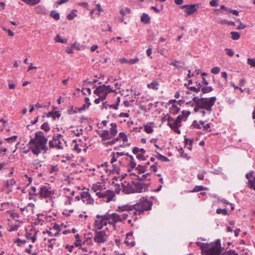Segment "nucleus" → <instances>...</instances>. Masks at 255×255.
Instances as JSON below:
<instances>
[{
  "instance_id": "nucleus-1",
  "label": "nucleus",
  "mask_w": 255,
  "mask_h": 255,
  "mask_svg": "<svg viewBox=\"0 0 255 255\" xmlns=\"http://www.w3.org/2000/svg\"><path fill=\"white\" fill-rule=\"evenodd\" d=\"M128 217V214L127 213L119 214L117 213H106L104 215L98 214L95 217L93 230H102L104 227L106 226L108 224L115 228L118 223L121 222L124 224Z\"/></svg>"
},
{
  "instance_id": "nucleus-2",
  "label": "nucleus",
  "mask_w": 255,
  "mask_h": 255,
  "mask_svg": "<svg viewBox=\"0 0 255 255\" xmlns=\"http://www.w3.org/2000/svg\"><path fill=\"white\" fill-rule=\"evenodd\" d=\"M152 202L146 197H142L139 201L133 205L126 204L119 206L116 211L119 213L132 212L133 215H140L144 211L151 210Z\"/></svg>"
},
{
  "instance_id": "nucleus-3",
  "label": "nucleus",
  "mask_w": 255,
  "mask_h": 255,
  "mask_svg": "<svg viewBox=\"0 0 255 255\" xmlns=\"http://www.w3.org/2000/svg\"><path fill=\"white\" fill-rule=\"evenodd\" d=\"M47 138L41 131L35 133L34 137L29 140L28 146L32 153L38 156L41 153H46L48 150Z\"/></svg>"
},
{
  "instance_id": "nucleus-4",
  "label": "nucleus",
  "mask_w": 255,
  "mask_h": 255,
  "mask_svg": "<svg viewBox=\"0 0 255 255\" xmlns=\"http://www.w3.org/2000/svg\"><path fill=\"white\" fill-rule=\"evenodd\" d=\"M104 182H97L91 186V191L95 193L99 198H103L107 203L115 201V193L114 191L108 189Z\"/></svg>"
},
{
  "instance_id": "nucleus-5",
  "label": "nucleus",
  "mask_w": 255,
  "mask_h": 255,
  "mask_svg": "<svg viewBox=\"0 0 255 255\" xmlns=\"http://www.w3.org/2000/svg\"><path fill=\"white\" fill-rule=\"evenodd\" d=\"M216 98L212 97L208 98L197 99L196 106L193 108L195 113L200 112L204 116L206 113L210 114L212 107L214 105Z\"/></svg>"
},
{
  "instance_id": "nucleus-6",
  "label": "nucleus",
  "mask_w": 255,
  "mask_h": 255,
  "mask_svg": "<svg viewBox=\"0 0 255 255\" xmlns=\"http://www.w3.org/2000/svg\"><path fill=\"white\" fill-rule=\"evenodd\" d=\"M221 248L220 240H217L212 244H203L202 246L204 255H218Z\"/></svg>"
},
{
  "instance_id": "nucleus-7",
  "label": "nucleus",
  "mask_w": 255,
  "mask_h": 255,
  "mask_svg": "<svg viewBox=\"0 0 255 255\" xmlns=\"http://www.w3.org/2000/svg\"><path fill=\"white\" fill-rule=\"evenodd\" d=\"M111 128L110 130H104L100 131L98 134L102 138V140L106 141L108 139H111L118 133L117 126L116 123H112L110 124Z\"/></svg>"
},
{
  "instance_id": "nucleus-8",
  "label": "nucleus",
  "mask_w": 255,
  "mask_h": 255,
  "mask_svg": "<svg viewBox=\"0 0 255 255\" xmlns=\"http://www.w3.org/2000/svg\"><path fill=\"white\" fill-rule=\"evenodd\" d=\"M94 232L93 240L95 243L98 245H102L106 243L109 238L108 234V229L103 230H93Z\"/></svg>"
},
{
  "instance_id": "nucleus-9",
  "label": "nucleus",
  "mask_w": 255,
  "mask_h": 255,
  "mask_svg": "<svg viewBox=\"0 0 255 255\" xmlns=\"http://www.w3.org/2000/svg\"><path fill=\"white\" fill-rule=\"evenodd\" d=\"M65 143L63 136L61 134H56L53 136L52 140L49 141V146L50 148L62 149Z\"/></svg>"
},
{
  "instance_id": "nucleus-10",
  "label": "nucleus",
  "mask_w": 255,
  "mask_h": 255,
  "mask_svg": "<svg viewBox=\"0 0 255 255\" xmlns=\"http://www.w3.org/2000/svg\"><path fill=\"white\" fill-rule=\"evenodd\" d=\"M38 194L40 198H51L54 194V191L52 189L49 184H44L40 186Z\"/></svg>"
},
{
  "instance_id": "nucleus-11",
  "label": "nucleus",
  "mask_w": 255,
  "mask_h": 255,
  "mask_svg": "<svg viewBox=\"0 0 255 255\" xmlns=\"http://www.w3.org/2000/svg\"><path fill=\"white\" fill-rule=\"evenodd\" d=\"M112 92H115V90H112L110 86H106L103 84L98 86L94 91V94L101 97L102 99H105L107 95Z\"/></svg>"
},
{
  "instance_id": "nucleus-12",
  "label": "nucleus",
  "mask_w": 255,
  "mask_h": 255,
  "mask_svg": "<svg viewBox=\"0 0 255 255\" xmlns=\"http://www.w3.org/2000/svg\"><path fill=\"white\" fill-rule=\"evenodd\" d=\"M212 124L208 123L207 121H194L192 127L196 129H202L204 132L210 131L211 130Z\"/></svg>"
},
{
  "instance_id": "nucleus-13",
  "label": "nucleus",
  "mask_w": 255,
  "mask_h": 255,
  "mask_svg": "<svg viewBox=\"0 0 255 255\" xmlns=\"http://www.w3.org/2000/svg\"><path fill=\"white\" fill-rule=\"evenodd\" d=\"M180 117H177L176 119L171 117L169 123L167 125L176 133L180 134L181 133L180 130L179 128L180 127L181 125Z\"/></svg>"
},
{
  "instance_id": "nucleus-14",
  "label": "nucleus",
  "mask_w": 255,
  "mask_h": 255,
  "mask_svg": "<svg viewBox=\"0 0 255 255\" xmlns=\"http://www.w3.org/2000/svg\"><path fill=\"white\" fill-rule=\"evenodd\" d=\"M134 193H142L148 191V185L139 181H132Z\"/></svg>"
},
{
  "instance_id": "nucleus-15",
  "label": "nucleus",
  "mask_w": 255,
  "mask_h": 255,
  "mask_svg": "<svg viewBox=\"0 0 255 255\" xmlns=\"http://www.w3.org/2000/svg\"><path fill=\"white\" fill-rule=\"evenodd\" d=\"M16 184V181L13 178L5 180L1 189V191L4 193L8 194L12 191L13 186Z\"/></svg>"
},
{
  "instance_id": "nucleus-16",
  "label": "nucleus",
  "mask_w": 255,
  "mask_h": 255,
  "mask_svg": "<svg viewBox=\"0 0 255 255\" xmlns=\"http://www.w3.org/2000/svg\"><path fill=\"white\" fill-rule=\"evenodd\" d=\"M81 198L82 201L87 205H93L94 200L88 191L81 192Z\"/></svg>"
},
{
  "instance_id": "nucleus-17",
  "label": "nucleus",
  "mask_w": 255,
  "mask_h": 255,
  "mask_svg": "<svg viewBox=\"0 0 255 255\" xmlns=\"http://www.w3.org/2000/svg\"><path fill=\"white\" fill-rule=\"evenodd\" d=\"M132 152L136 155L138 159L145 160L146 159L145 154L146 150L143 148H139L137 147L133 148Z\"/></svg>"
},
{
  "instance_id": "nucleus-18",
  "label": "nucleus",
  "mask_w": 255,
  "mask_h": 255,
  "mask_svg": "<svg viewBox=\"0 0 255 255\" xmlns=\"http://www.w3.org/2000/svg\"><path fill=\"white\" fill-rule=\"evenodd\" d=\"M181 8L185 9V12H186V14H185V17L193 14L197 10L195 4L184 5L181 6Z\"/></svg>"
},
{
  "instance_id": "nucleus-19",
  "label": "nucleus",
  "mask_w": 255,
  "mask_h": 255,
  "mask_svg": "<svg viewBox=\"0 0 255 255\" xmlns=\"http://www.w3.org/2000/svg\"><path fill=\"white\" fill-rule=\"evenodd\" d=\"M86 108V105H83L81 108H77L73 106H71L70 109L68 110V113L70 115H72L77 113H80L82 111H84Z\"/></svg>"
},
{
  "instance_id": "nucleus-20",
  "label": "nucleus",
  "mask_w": 255,
  "mask_h": 255,
  "mask_svg": "<svg viewBox=\"0 0 255 255\" xmlns=\"http://www.w3.org/2000/svg\"><path fill=\"white\" fill-rule=\"evenodd\" d=\"M126 154L124 152H113L111 153L110 157H111V163H116L118 162V158H119L120 156L126 155Z\"/></svg>"
},
{
  "instance_id": "nucleus-21",
  "label": "nucleus",
  "mask_w": 255,
  "mask_h": 255,
  "mask_svg": "<svg viewBox=\"0 0 255 255\" xmlns=\"http://www.w3.org/2000/svg\"><path fill=\"white\" fill-rule=\"evenodd\" d=\"M125 213L128 214V216L129 215L131 216V219H129L128 220V224L131 227H135L136 225L135 223L138 219L136 215H133V213H132V212H131V213L126 212Z\"/></svg>"
},
{
  "instance_id": "nucleus-22",
  "label": "nucleus",
  "mask_w": 255,
  "mask_h": 255,
  "mask_svg": "<svg viewBox=\"0 0 255 255\" xmlns=\"http://www.w3.org/2000/svg\"><path fill=\"white\" fill-rule=\"evenodd\" d=\"M111 164H112V172L113 173L119 174L120 173V168L121 166V162L118 161V162L112 163Z\"/></svg>"
},
{
  "instance_id": "nucleus-23",
  "label": "nucleus",
  "mask_w": 255,
  "mask_h": 255,
  "mask_svg": "<svg viewBox=\"0 0 255 255\" xmlns=\"http://www.w3.org/2000/svg\"><path fill=\"white\" fill-rule=\"evenodd\" d=\"M123 188V192L126 194H131L134 193L133 186H132V183H128L127 185L124 184Z\"/></svg>"
},
{
  "instance_id": "nucleus-24",
  "label": "nucleus",
  "mask_w": 255,
  "mask_h": 255,
  "mask_svg": "<svg viewBox=\"0 0 255 255\" xmlns=\"http://www.w3.org/2000/svg\"><path fill=\"white\" fill-rule=\"evenodd\" d=\"M144 131L147 133H151L153 132V128L154 127V124L153 123H147L145 125H143Z\"/></svg>"
},
{
  "instance_id": "nucleus-25",
  "label": "nucleus",
  "mask_w": 255,
  "mask_h": 255,
  "mask_svg": "<svg viewBox=\"0 0 255 255\" xmlns=\"http://www.w3.org/2000/svg\"><path fill=\"white\" fill-rule=\"evenodd\" d=\"M52 227L50 228V230H53L55 232V235H58L61 231L62 226L56 223L52 224Z\"/></svg>"
},
{
  "instance_id": "nucleus-26",
  "label": "nucleus",
  "mask_w": 255,
  "mask_h": 255,
  "mask_svg": "<svg viewBox=\"0 0 255 255\" xmlns=\"http://www.w3.org/2000/svg\"><path fill=\"white\" fill-rule=\"evenodd\" d=\"M93 241L91 237L85 236L84 240L82 241V245H86L89 246H92L93 245Z\"/></svg>"
},
{
  "instance_id": "nucleus-27",
  "label": "nucleus",
  "mask_w": 255,
  "mask_h": 255,
  "mask_svg": "<svg viewBox=\"0 0 255 255\" xmlns=\"http://www.w3.org/2000/svg\"><path fill=\"white\" fill-rule=\"evenodd\" d=\"M48 170L50 173H56L59 171V168L58 165L57 164L49 165L48 166Z\"/></svg>"
},
{
  "instance_id": "nucleus-28",
  "label": "nucleus",
  "mask_w": 255,
  "mask_h": 255,
  "mask_svg": "<svg viewBox=\"0 0 255 255\" xmlns=\"http://www.w3.org/2000/svg\"><path fill=\"white\" fill-rule=\"evenodd\" d=\"M147 86L150 89L156 90L159 89V84L157 81H153V82L148 84Z\"/></svg>"
},
{
  "instance_id": "nucleus-29",
  "label": "nucleus",
  "mask_w": 255,
  "mask_h": 255,
  "mask_svg": "<svg viewBox=\"0 0 255 255\" xmlns=\"http://www.w3.org/2000/svg\"><path fill=\"white\" fill-rule=\"evenodd\" d=\"M37 232L38 231H35L33 235H32L31 233L27 232L25 235L26 239L31 240L33 243H35L37 239Z\"/></svg>"
},
{
  "instance_id": "nucleus-30",
  "label": "nucleus",
  "mask_w": 255,
  "mask_h": 255,
  "mask_svg": "<svg viewBox=\"0 0 255 255\" xmlns=\"http://www.w3.org/2000/svg\"><path fill=\"white\" fill-rule=\"evenodd\" d=\"M191 112L188 110H184L182 112L181 114L178 117H180L181 121H186L188 117L190 115Z\"/></svg>"
},
{
  "instance_id": "nucleus-31",
  "label": "nucleus",
  "mask_w": 255,
  "mask_h": 255,
  "mask_svg": "<svg viewBox=\"0 0 255 255\" xmlns=\"http://www.w3.org/2000/svg\"><path fill=\"white\" fill-rule=\"evenodd\" d=\"M102 8L100 4H96V8L90 11V14L91 15H92L94 13H95L96 15L99 16L100 14Z\"/></svg>"
},
{
  "instance_id": "nucleus-32",
  "label": "nucleus",
  "mask_w": 255,
  "mask_h": 255,
  "mask_svg": "<svg viewBox=\"0 0 255 255\" xmlns=\"http://www.w3.org/2000/svg\"><path fill=\"white\" fill-rule=\"evenodd\" d=\"M180 108L175 104H172L169 108V112L173 115H176L178 113Z\"/></svg>"
},
{
  "instance_id": "nucleus-33",
  "label": "nucleus",
  "mask_w": 255,
  "mask_h": 255,
  "mask_svg": "<svg viewBox=\"0 0 255 255\" xmlns=\"http://www.w3.org/2000/svg\"><path fill=\"white\" fill-rule=\"evenodd\" d=\"M32 178L29 177L27 174H25L24 176L22 177V180L24 181L25 182L23 183L26 186H28L31 184L32 182Z\"/></svg>"
},
{
  "instance_id": "nucleus-34",
  "label": "nucleus",
  "mask_w": 255,
  "mask_h": 255,
  "mask_svg": "<svg viewBox=\"0 0 255 255\" xmlns=\"http://www.w3.org/2000/svg\"><path fill=\"white\" fill-rule=\"evenodd\" d=\"M140 20L142 23H149L150 21V17L145 13H143L141 16Z\"/></svg>"
},
{
  "instance_id": "nucleus-35",
  "label": "nucleus",
  "mask_w": 255,
  "mask_h": 255,
  "mask_svg": "<svg viewBox=\"0 0 255 255\" xmlns=\"http://www.w3.org/2000/svg\"><path fill=\"white\" fill-rule=\"evenodd\" d=\"M185 148L191 151L192 148L193 140L191 139H185Z\"/></svg>"
},
{
  "instance_id": "nucleus-36",
  "label": "nucleus",
  "mask_w": 255,
  "mask_h": 255,
  "mask_svg": "<svg viewBox=\"0 0 255 255\" xmlns=\"http://www.w3.org/2000/svg\"><path fill=\"white\" fill-rule=\"evenodd\" d=\"M61 114L58 111L50 112L48 113L47 115V117H52L54 120H55L56 118H59Z\"/></svg>"
},
{
  "instance_id": "nucleus-37",
  "label": "nucleus",
  "mask_w": 255,
  "mask_h": 255,
  "mask_svg": "<svg viewBox=\"0 0 255 255\" xmlns=\"http://www.w3.org/2000/svg\"><path fill=\"white\" fill-rule=\"evenodd\" d=\"M197 99L198 98L197 97H194L192 99V101L187 102L186 104L187 107L188 108L193 107L194 108L196 106V102Z\"/></svg>"
},
{
  "instance_id": "nucleus-38",
  "label": "nucleus",
  "mask_w": 255,
  "mask_h": 255,
  "mask_svg": "<svg viewBox=\"0 0 255 255\" xmlns=\"http://www.w3.org/2000/svg\"><path fill=\"white\" fill-rule=\"evenodd\" d=\"M150 176V173H147L145 174H143L141 175H138L137 178L140 180H150L149 176Z\"/></svg>"
},
{
  "instance_id": "nucleus-39",
  "label": "nucleus",
  "mask_w": 255,
  "mask_h": 255,
  "mask_svg": "<svg viewBox=\"0 0 255 255\" xmlns=\"http://www.w3.org/2000/svg\"><path fill=\"white\" fill-rule=\"evenodd\" d=\"M30 196H39L38 191L35 186H32L28 193Z\"/></svg>"
},
{
  "instance_id": "nucleus-40",
  "label": "nucleus",
  "mask_w": 255,
  "mask_h": 255,
  "mask_svg": "<svg viewBox=\"0 0 255 255\" xmlns=\"http://www.w3.org/2000/svg\"><path fill=\"white\" fill-rule=\"evenodd\" d=\"M75 245L76 247H81L82 246V241L80 239V236L78 234L75 235Z\"/></svg>"
},
{
  "instance_id": "nucleus-41",
  "label": "nucleus",
  "mask_w": 255,
  "mask_h": 255,
  "mask_svg": "<svg viewBox=\"0 0 255 255\" xmlns=\"http://www.w3.org/2000/svg\"><path fill=\"white\" fill-rule=\"evenodd\" d=\"M231 38L234 40L239 39L241 36L240 33L236 31H232L231 32Z\"/></svg>"
},
{
  "instance_id": "nucleus-42",
  "label": "nucleus",
  "mask_w": 255,
  "mask_h": 255,
  "mask_svg": "<svg viewBox=\"0 0 255 255\" xmlns=\"http://www.w3.org/2000/svg\"><path fill=\"white\" fill-rule=\"evenodd\" d=\"M50 16L56 20L60 19L59 13L55 10H52L50 12Z\"/></svg>"
},
{
  "instance_id": "nucleus-43",
  "label": "nucleus",
  "mask_w": 255,
  "mask_h": 255,
  "mask_svg": "<svg viewBox=\"0 0 255 255\" xmlns=\"http://www.w3.org/2000/svg\"><path fill=\"white\" fill-rule=\"evenodd\" d=\"M187 88L189 89L193 92L198 93L201 89L200 83H199L198 85H197V87L191 86L190 87H188Z\"/></svg>"
},
{
  "instance_id": "nucleus-44",
  "label": "nucleus",
  "mask_w": 255,
  "mask_h": 255,
  "mask_svg": "<svg viewBox=\"0 0 255 255\" xmlns=\"http://www.w3.org/2000/svg\"><path fill=\"white\" fill-rule=\"evenodd\" d=\"M119 137L122 139L124 143L127 142L128 141V138L127 135L124 133L121 132L119 133Z\"/></svg>"
},
{
  "instance_id": "nucleus-45",
  "label": "nucleus",
  "mask_w": 255,
  "mask_h": 255,
  "mask_svg": "<svg viewBox=\"0 0 255 255\" xmlns=\"http://www.w3.org/2000/svg\"><path fill=\"white\" fill-rule=\"evenodd\" d=\"M27 4L35 5L38 3L40 0H21Z\"/></svg>"
},
{
  "instance_id": "nucleus-46",
  "label": "nucleus",
  "mask_w": 255,
  "mask_h": 255,
  "mask_svg": "<svg viewBox=\"0 0 255 255\" xmlns=\"http://www.w3.org/2000/svg\"><path fill=\"white\" fill-rule=\"evenodd\" d=\"M129 157L130 158V161L128 164V166L131 168H133L135 167L136 163L135 162L133 157L131 155H129Z\"/></svg>"
},
{
  "instance_id": "nucleus-47",
  "label": "nucleus",
  "mask_w": 255,
  "mask_h": 255,
  "mask_svg": "<svg viewBox=\"0 0 255 255\" xmlns=\"http://www.w3.org/2000/svg\"><path fill=\"white\" fill-rule=\"evenodd\" d=\"M213 90V89L211 86H207L203 87L201 89V91L203 92V93L205 94L212 91Z\"/></svg>"
},
{
  "instance_id": "nucleus-48",
  "label": "nucleus",
  "mask_w": 255,
  "mask_h": 255,
  "mask_svg": "<svg viewBox=\"0 0 255 255\" xmlns=\"http://www.w3.org/2000/svg\"><path fill=\"white\" fill-rule=\"evenodd\" d=\"M179 152L181 157H184L187 159H189L190 157L188 155V154L184 152V149L182 148H181L179 149Z\"/></svg>"
},
{
  "instance_id": "nucleus-49",
  "label": "nucleus",
  "mask_w": 255,
  "mask_h": 255,
  "mask_svg": "<svg viewBox=\"0 0 255 255\" xmlns=\"http://www.w3.org/2000/svg\"><path fill=\"white\" fill-rule=\"evenodd\" d=\"M55 40L56 42H60L62 43H66L67 42V40L66 39H62L61 37L58 34L56 36L55 38Z\"/></svg>"
},
{
  "instance_id": "nucleus-50",
  "label": "nucleus",
  "mask_w": 255,
  "mask_h": 255,
  "mask_svg": "<svg viewBox=\"0 0 255 255\" xmlns=\"http://www.w3.org/2000/svg\"><path fill=\"white\" fill-rule=\"evenodd\" d=\"M41 128L45 131H48L50 129V127L47 123H44L41 125Z\"/></svg>"
},
{
  "instance_id": "nucleus-51",
  "label": "nucleus",
  "mask_w": 255,
  "mask_h": 255,
  "mask_svg": "<svg viewBox=\"0 0 255 255\" xmlns=\"http://www.w3.org/2000/svg\"><path fill=\"white\" fill-rule=\"evenodd\" d=\"M216 213L218 214H223L224 215H227L228 214V211L226 209H221V208H218L216 210Z\"/></svg>"
},
{
  "instance_id": "nucleus-52",
  "label": "nucleus",
  "mask_w": 255,
  "mask_h": 255,
  "mask_svg": "<svg viewBox=\"0 0 255 255\" xmlns=\"http://www.w3.org/2000/svg\"><path fill=\"white\" fill-rule=\"evenodd\" d=\"M156 153H157L156 157L158 159L161 160L162 161H168V159L167 157L164 156L157 152H156Z\"/></svg>"
},
{
  "instance_id": "nucleus-53",
  "label": "nucleus",
  "mask_w": 255,
  "mask_h": 255,
  "mask_svg": "<svg viewBox=\"0 0 255 255\" xmlns=\"http://www.w3.org/2000/svg\"><path fill=\"white\" fill-rule=\"evenodd\" d=\"M171 118V117L167 114L164 115L161 119V122L162 123H164L165 122H167V123H169V121H170V119Z\"/></svg>"
},
{
  "instance_id": "nucleus-54",
  "label": "nucleus",
  "mask_w": 255,
  "mask_h": 255,
  "mask_svg": "<svg viewBox=\"0 0 255 255\" xmlns=\"http://www.w3.org/2000/svg\"><path fill=\"white\" fill-rule=\"evenodd\" d=\"M8 88L9 89H14L16 86V82L12 83L10 80H8Z\"/></svg>"
},
{
  "instance_id": "nucleus-55",
  "label": "nucleus",
  "mask_w": 255,
  "mask_h": 255,
  "mask_svg": "<svg viewBox=\"0 0 255 255\" xmlns=\"http://www.w3.org/2000/svg\"><path fill=\"white\" fill-rule=\"evenodd\" d=\"M247 63L252 67H255V58H248Z\"/></svg>"
},
{
  "instance_id": "nucleus-56",
  "label": "nucleus",
  "mask_w": 255,
  "mask_h": 255,
  "mask_svg": "<svg viewBox=\"0 0 255 255\" xmlns=\"http://www.w3.org/2000/svg\"><path fill=\"white\" fill-rule=\"evenodd\" d=\"M139 59L138 58L136 57L134 59H131L130 60H128V64L129 65H133L136 63H137L139 61Z\"/></svg>"
},
{
  "instance_id": "nucleus-57",
  "label": "nucleus",
  "mask_w": 255,
  "mask_h": 255,
  "mask_svg": "<svg viewBox=\"0 0 255 255\" xmlns=\"http://www.w3.org/2000/svg\"><path fill=\"white\" fill-rule=\"evenodd\" d=\"M136 169L139 171L140 173H143L145 172L146 168L144 166L139 165H138Z\"/></svg>"
},
{
  "instance_id": "nucleus-58",
  "label": "nucleus",
  "mask_w": 255,
  "mask_h": 255,
  "mask_svg": "<svg viewBox=\"0 0 255 255\" xmlns=\"http://www.w3.org/2000/svg\"><path fill=\"white\" fill-rule=\"evenodd\" d=\"M17 138V135H13L11 137L6 138L5 140L9 143L15 142Z\"/></svg>"
},
{
  "instance_id": "nucleus-59",
  "label": "nucleus",
  "mask_w": 255,
  "mask_h": 255,
  "mask_svg": "<svg viewBox=\"0 0 255 255\" xmlns=\"http://www.w3.org/2000/svg\"><path fill=\"white\" fill-rule=\"evenodd\" d=\"M220 68L219 67H214L211 70V73L214 74H217L220 72Z\"/></svg>"
},
{
  "instance_id": "nucleus-60",
  "label": "nucleus",
  "mask_w": 255,
  "mask_h": 255,
  "mask_svg": "<svg viewBox=\"0 0 255 255\" xmlns=\"http://www.w3.org/2000/svg\"><path fill=\"white\" fill-rule=\"evenodd\" d=\"M81 92L84 95H87V94H90L91 93V90L90 88H83Z\"/></svg>"
},
{
  "instance_id": "nucleus-61",
  "label": "nucleus",
  "mask_w": 255,
  "mask_h": 255,
  "mask_svg": "<svg viewBox=\"0 0 255 255\" xmlns=\"http://www.w3.org/2000/svg\"><path fill=\"white\" fill-rule=\"evenodd\" d=\"M56 239L53 238L48 240V242L49 243V247L53 249L54 247V245L55 244Z\"/></svg>"
},
{
  "instance_id": "nucleus-62",
  "label": "nucleus",
  "mask_w": 255,
  "mask_h": 255,
  "mask_svg": "<svg viewBox=\"0 0 255 255\" xmlns=\"http://www.w3.org/2000/svg\"><path fill=\"white\" fill-rule=\"evenodd\" d=\"M250 187L255 190V176L253 180H250Z\"/></svg>"
},
{
  "instance_id": "nucleus-63",
  "label": "nucleus",
  "mask_w": 255,
  "mask_h": 255,
  "mask_svg": "<svg viewBox=\"0 0 255 255\" xmlns=\"http://www.w3.org/2000/svg\"><path fill=\"white\" fill-rule=\"evenodd\" d=\"M73 202V198L70 196H68L67 198V200L65 202V204L66 205H70L72 204Z\"/></svg>"
},
{
  "instance_id": "nucleus-64",
  "label": "nucleus",
  "mask_w": 255,
  "mask_h": 255,
  "mask_svg": "<svg viewBox=\"0 0 255 255\" xmlns=\"http://www.w3.org/2000/svg\"><path fill=\"white\" fill-rule=\"evenodd\" d=\"M14 243H16L17 245L18 246H20L22 244H25L26 243V241L25 240H21L20 239H17L16 240H15Z\"/></svg>"
}]
</instances>
